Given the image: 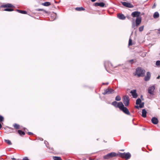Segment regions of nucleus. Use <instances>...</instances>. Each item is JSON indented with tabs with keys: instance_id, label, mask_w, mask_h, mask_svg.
<instances>
[{
	"instance_id": "1",
	"label": "nucleus",
	"mask_w": 160,
	"mask_h": 160,
	"mask_svg": "<svg viewBox=\"0 0 160 160\" xmlns=\"http://www.w3.org/2000/svg\"><path fill=\"white\" fill-rule=\"evenodd\" d=\"M118 107H119V109L121 110L125 114L129 115H131V114L128 110L126 107L124 106L122 103H120Z\"/></svg>"
},
{
	"instance_id": "2",
	"label": "nucleus",
	"mask_w": 160,
	"mask_h": 160,
	"mask_svg": "<svg viewBox=\"0 0 160 160\" xmlns=\"http://www.w3.org/2000/svg\"><path fill=\"white\" fill-rule=\"evenodd\" d=\"M136 75L138 77H143L144 76L145 71L142 69L141 67H138L136 69Z\"/></svg>"
},
{
	"instance_id": "3",
	"label": "nucleus",
	"mask_w": 160,
	"mask_h": 160,
	"mask_svg": "<svg viewBox=\"0 0 160 160\" xmlns=\"http://www.w3.org/2000/svg\"><path fill=\"white\" fill-rule=\"evenodd\" d=\"M118 155V154L115 152H112L105 155L103 158L105 159H108L113 157H115Z\"/></svg>"
},
{
	"instance_id": "4",
	"label": "nucleus",
	"mask_w": 160,
	"mask_h": 160,
	"mask_svg": "<svg viewBox=\"0 0 160 160\" xmlns=\"http://www.w3.org/2000/svg\"><path fill=\"white\" fill-rule=\"evenodd\" d=\"M119 156L123 158H125L126 159L128 160L130 158L131 155L129 152H124L123 153H120Z\"/></svg>"
},
{
	"instance_id": "5",
	"label": "nucleus",
	"mask_w": 160,
	"mask_h": 160,
	"mask_svg": "<svg viewBox=\"0 0 160 160\" xmlns=\"http://www.w3.org/2000/svg\"><path fill=\"white\" fill-rule=\"evenodd\" d=\"M123 102L125 106H128L129 103V99L128 96L126 95L123 97Z\"/></svg>"
},
{
	"instance_id": "6",
	"label": "nucleus",
	"mask_w": 160,
	"mask_h": 160,
	"mask_svg": "<svg viewBox=\"0 0 160 160\" xmlns=\"http://www.w3.org/2000/svg\"><path fill=\"white\" fill-rule=\"evenodd\" d=\"M114 90L111 88H108L104 90V91L102 92V94L103 95L105 94H109L112 93L114 92Z\"/></svg>"
},
{
	"instance_id": "7",
	"label": "nucleus",
	"mask_w": 160,
	"mask_h": 160,
	"mask_svg": "<svg viewBox=\"0 0 160 160\" xmlns=\"http://www.w3.org/2000/svg\"><path fill=\"white\" fill-rule=\"evenodd\" d=\"M155 89V87L153 85L149 87L148 90V93L151 95H153Z\"/></svg>"
},
{
	"instance_id": "8",
	"label": "nucleus",
	"mask_w": 160,
	"mask_h": 160,
	"mask_svg": "<svg viewBox=\"0 0 160 160\" xmlns=\"http://www.w3.org/2000/svg\"><path fill=\"white\" fill-rule=\"evenodd\" d=\"M141 14L140 12L135 11L133 12L131 14V16L133 17H140V15Z\"/></svg>"
},
{
	"instance_id": "9",
	"label": "nucleus",
	"mask_w": 160,
	"mask_h": 160,
	"mask_svg": "<svg viewBox=\"0 0 160 160\" xmlns=\"http://www.w3.org/2000/svg\"><path fill=\"white\" fill-rule=\"evenodd\" d=\"M104 66L106 69V70L107 71V67H112V64L111 62H109V61H106L104 63Z\"/></svg>"
},
{
	"instance_id": "10",
	"label": "nucleus",
	"mask_w": 160,
	"mask_h": 160,
	"mask_svg": "<svg viewBox=\"0 0 160 160\" xmlns=\"http://www.w3.org/2000/svg\"><path fill=\"white\" fill-rule=\"evenodd\" d=\"M122 3L124 6L127 7L132 8L133 7L132 5L129 3H128L126 2H122Z\"/></svg>"
},
{
	"instance_id": "11",
	"label": "nucleus",
	"mask_w": 160,
	"mask_h": 160,
	"mask_svg": "<svg viewBox=\"0 0 160 160\" xmlns=\"http://www.w3.org/2000/svg\"><path fill=\"white\" fill-rule=\"evenodd\" d=\"M130 93L132 94V97L134 98H136L138 97V94L136 92V90H133L130 91Z\"/></svg>"
},
{
	"instance_id": "12",
	"label": "nucleus",
	"mask_w": 160,
	"mask_h": 160,
	"mask_svg": "<svg viewBox=\"0 0 160 160\" xmlns=\"http://www.w3.org/2000/svg\"><path fill=\"white\" fill-rule=\"evenodd\" d=\"M120 103H122V102H117L116 101H114L113 102H112V105L113 106H114L115 107H116V108H119V107H118V106H119V104Z\"/></svg>"
},
{
	"instance_id": "13",
	"label": "nucleus",
	"mask_w": 160,
	"mask_h": 160,
	"mask_svg": "<svg viewBox=\"0 0 160 160\" xmlns=\"http://www.w3.org/2000/svg\"><path fill=\"white\" fill-rule=\"evenodd\" d=\"M141 17H138L136 20V24L137 26H138L141 23Z\"/></svg>"
},
{
	"instance_id": "14",
	"label": "nucleus",
	"mask_w": 160,
	"mask_h": 160,
	"mask_svg": "<svg viewBox=\"0 0 160 160\" xmlns=\"http://www.w3.org/2000/svg\"><path fill=\"white\" fill-rule=\"evenodd\" d=\"M151 121L152 123L154 124H156L158 123V118L156 117H153Z\"/></svg>"
},
{
	"instance_id": "15",
	"label": "nucleus",
	"mask_w": 160,
	"mask_h": 160,
	"mask_svg": "<svg viewBox=\"0 0 160 160\" xmlns=\"http://www.w3.org/2000/svg\"><path fill=\"white\" fill-rule=\"evenodd\" d=\"M151 74L149 72H148L147 73L146 76L145 77L144 80L145 81H148L150 78Z\"/></svg>"
},
{
	"instance_id": "16",
	"label": "nucleus",
	"mask_w": 160,
	"mask_h": 160,
	"mask_svg": "<svg viewBox=\"0 0 160 160\" xmlns=\"http://www.w3.org/2000/svg\"><path fill=\"white\" fill-rule=\"evenodd\" d=\"M96 6H99L101 7H103L105 5V4L102 2H96L95 3Z\"/></svg>"
},
{
	"instance_id": "17",
	"label": "nucleus",
	"mask_w": 160,
	"mask_h": 160,
	"mask_svg": "<svg viewBox=\"0 0 160 160\" xmlns=\"http://www.w3.org/2000/svg\"><path fill=\"white\" fill-rule=\"evenodd\" d=\"M147 113V111L145 109L142 110V116L143 118H146V114Z\"/></svg>"
},
{
	"instance_id": "18",
	"label": "nucleus",
	"mask_w": 160,
	"mask_h": 160,
	"mask_svg": "<svg viewBox=\"0 0 160 160\" xmlns=\"http://www.w3.org/2000/svg\"><path fill=\"white\" fill-rule=\"evenodd\" d=\"M118 18L120 19L124 20L126 18V17L123 14H119L118 15Z\"/></svg>"
},
{
	"instance_id": "19",
	"label": "nucleus",
	"mask_w": 160,
	"mask_h": 160,
	"mask_svg": "<svg viewBox=\"0 0 160 160\" xmlns=\"http://www.w3.org/2000/svg\"><path fill=\"white\" fill-rule=\"evenodd\" d=\"M2 7L4 8H12L14 7V6L8 3L2 5Z\"/></svg>"
},
{
	"instance_id": "20",
	"label": "nucleus",
	"mask_w": 160,
	"mask_h": 160,
	"mask_svg": "<svg viewBox=\"0 0 160 160\" xmlns=\"http://www.w3.org/2000/svg\"><path fill=\"white\" fill-rule=\"evenodd\" d=\"M159 17V14L158 12H156L153 15V17L154 18H157Z\"/></svg>"
},
{
	"instance_id": "21",
	"label": "nucleus",
	"mask_w": 160,
	"mask_h": 160,
	"mask_svg": "<svg viewBox=\"0 0 160 160\" xmlns=\"http://www.w3.org/2000/svg\"><path fill=\"white\" fill-rule=\"evenodd\" d=\"M51 17L52 18L53 20L57 18L56 13H53L51 14Z\"/></svg>"
},
{
	"instance_id": "22",
	"label": "nucleus",
	"mask_w": 160,
	"mask_h": 160,
	"mask_svg": "<svg viewBox=\"0 0 160 160\" xmlns=\"http://www.w3.org/2000/svg\"><path fill=\"white\" fill-rule=\"evenodd\" d=\"M75 9L78 11H81L84 10L85 9L82 7H78L76 8Z\"/></svg>"
},
{
	"instance_id": "23",
	"label": "nucleus",
	"mask_w": 160,
	"mask_h": 160,
	"mask_svg": "<svg viewBox=\"0 0 160 160\" xmlns=\"http://www.w3.org/2000/svg\"><path fill=\"white\" fill-rule=\"evenodd\" d=\"M53 158L54 160H62L61 157L57 156H53Z\"/></svg>"
},
{
	"instance_id": "24",
	"label": "nucleus",
	"mask_w": 160,
	"mask_h": 160,
	"mask_svg": "<svg viewBox=\"0 0 160 160\" xmlns=\"http://www.w3.org/2000/svg\"><path fill=\"white\" fill-rule=\"evenodd\" d=\"M16 11H17L18 12L22 14H26L27 13V12L25 11L20 10L18 9H17Z\"/></svg>"
},
{
	"instance_id": "25",
	"label": "nucleus",
	"mask_w": 160,
	"mask_h": 160,
	"mask_svg": "<svg viewBox=\"0 0 160 160\" xmlns=\"http://www.w3.org/2000/svg\"><path fill=\"white\" fill-rule=\"evenodd\" d=\"M18 134L21 136L22 135H24L25 134V132L21 130H18Z\"/></svg>"
},
{
	"instance_id": "26",
	"label": "nucleus",
	"mask_w": 160,
	"mask_h": 160,
	"mask_svg": "<svg viewBox=\"0 0 160 160\" xmlns=\"http://www.w3.org/2000/svg\"><path fill=\"white\" fill-rule=\"evenodd\" d=\"M141 102V100L140 98H139L136 100V104L137 105L139 104Z\"/></svg>"
},
{
	"instance_id": "27",
	"label": "nucleus",
	"mask_w": 160,
	"mask_h": 160,
	"mask_svg": "<svg viewBox=\"0 0 160 160\" xmlns=\"http://www.w3.org/2000/svg\"><path fill=\"white\" fill-rule=\"evenodd\" d=\"M42 5L44 6H48L50 5V3L48 2H46L44 3H42Z\"/></svg>"
},
{
	"instance_id": "28",
	"label": "nucleus",
	"mask_w": 160,
	"mask_h": 160,
	"mask_svg": "<svg viewBox=\"0 0 160 160\" xmlns=\"http://www.w3.org/2000/svg\"><path fill=\"white\" fill-rule=\"evenodd\" d=\"M4 141L9 145H11L12 144V143L11 141L9 140L5 139Z\"/></svg>"
},
{
	"instance_id": "29",
	"label": "nucleus",
	"mask_w": 160,
	"mask_h": 160,
	"mask_svg": "<svg viewBox=\"0 0 160 160\" xmlns=\"http://www.w3.org/2000/svg\"><path fill=\"white\" fill-rule=\"evenodd\" d=\"M14 127L16 129L19 128V125L16 123H15L13 125Z\"/></svg>"
},
{
	"instance_id": "30",
	"label": "nucleus",
	"mask_w": 160,
	"mask_h": 160,
	"mask_svg": "<svg viewBox=\"0 0 160 160\" xmlns=\"http://www.w3.org/2000/svg\"><path fill=\"white\" fill-rule=\"evenodd\" d=\"M121 99L120 97L118 96H117L115 98V100L117 101H120Z\"/></svg>"
},
{
	"instance_id": "31",
	"label": "nucleus",
	"mask_w": 160,
	"mask_h": 160,
	"mask_svg": "<svg viewBox=\"0 0 160 160\" xmlns=\"http://www.w3.org/2000/svg\"><path fill=\"white\" fill-rule=\"evenodd\" d=\"M144 102H142L141 103L139 104V107L140 108H142L144 107Z\"/></svg>"
},
{
	"instance_id": "32",
	"label": "nucleus",
	"mask_w": 160,
	"mask_h": 160,
	"mask_svg": "<svg viewBox=\"0 0 160 160\" xmlns=\"http://www.w3.org/2000/svg\"><path fill=\"white\" fill-rule=\"evenodd\" d=\"M156 65L157 66H160V60H158L156 61Z\"/></svg>"
},
{
	"instance_id": "33",
	"label": "nucleus",
	"mask_w": 160,
	"mask_h": 160,
	"mask_svg": "<svg viewBox=\"0 0 160 160\" xmlns=\"http://www.w3.org/2000/svg\"><path fill=\"white\" fill-rule=\"evenodd\" d=\"M4 11H13V9L11 8H6L4 9Z\"/></svg>"
},
{
	"instance_id": "34",
	"label": "nucleus",
	"mask_w": 160,
	"mask_h": 160,
	"mask_svg": "<svg viewBox=\"0 0 160 160\" xmlns=\"http://www.w3.org/2000/svg\"><path fill=\"white\" fill-rule=\"evenodd\" d=\"M132 45V40L131 39H129V43H128V45L129 46H131Z\"/></svg>"
},
{
	"instance_id": "35",
	"label": "nucleus",
	"mask_w": 160,
	"mask_h": 160,
	"mask_svg": "<svg viewBox=\"0 0 160 160\" xmlns=\"http://www.w3.org/2000/svg\"><path fill=\"white\" fill-rule=\"evenodd\" d=\"M3 118L2 116L0 115V122H2L3 120Z\"/></svg>"
},
{
	"instance_id": "36",
	"label": "nucleus",
	"mask_w": 160,
	"mask_h": 160,
	"mask_svg": "<svg viewBox=\"0 0 160 160\" xmlns=\"http://www.w3.org/2000/svg\"><path fill=\"white\" fill-rule=\"evenodd\" d=\"M144 28V26H142L139 28V30H143Z\"/></svg>"
},
{
	"instance_id": "37",
	"label": "nucleus",
	"mask_w": 160,
	"mask_h": 160,
	"mask_svg": "<svg viewBox=\"0 0 160 160\" xmlns=\"http://www.w3.org/2000/svg\"><path fill=\"white\" fill-rule=\"evenodd\" d=\"M134 60L133 59H131V60H128V62L130 63H133V61Z\"/></svg>"
},
{
	"instance_id": "38",
	"label": "nucleus",
	"mask_w": 160,
	"mask_h": 160,
	"mask_svg": "<svg viewBox=\"0 0 160 160\" xmlns=\"http://www.w3.org/2000/svg\"><path fill=\"white\" fill-rule=\"evenodd\" d=\"M22 160H29V159L27 157H25L23 158Z\"/></svg>"
},
{
	"instance_id": "39",
	"label": "nucleus",
	"mask_w": 160,
	"mask_h": 160,
	"mask_svg": "<svg viewBox=\"0 0 160 160\" xmlns=\"http://www.w3.org/2000/svg\"><path fill=\"white\" fill-rule=\"evenodd\" d=\"M28 134L29 135H31L33 134L32 133L30 132H28Z\"/></svg>"
},
{
	"instance_id": "40",
	"label": "nucleus",
	"mask_w": 160,
	"mask_h": 160,
	"mask_svg": "<svg viewBox=\"0 0 160 160\" xmlns=\"http://www.w3.org/2000/svg\"><path fill=\"white\" fill-rule=\"evenodd\" d=\"M135 108H139V106H135Z\"/></svg>"
},
{
	"instance_id": "41",
	"label": "nucleus",
	"mask_w": 160,
	"mask_h": 160,
	"mask_svg": "<svg viewBox=\"0 0 160 160\" xmlns=\"http://www.w3.org/2000/svg\"><path fill=\"white\" fill-rule=\"evenodd\" d=\"M108 82H107L106 83H103V84H104V85H108Z\"/></svg>"
},
{
	"instance_id": "42",
	"label": "nucleus",
	"mask_w": 160,
	"mask_h": 160,
	"mask_svg": "<svg viewBox=\"0 0 160 160\" xmlns=\"http://www.w3.org/2000/svg\"><path fill=\"white\" fill-rule=\"evenodd\" d=\"M11 159H12V160H16V158H11Z\"/></svg>"
},
{
	"instance_id": "43",
	"label": "nucleus",
	"mask_w": 160,
	"mask_h": 160,
	"mask_svg": "<svg viewBox=\"0 0 160 160\" xmlns=\"http://www.w3.org/2000/svg\"><path fill=\"white\" fill-rule=\"evenodd\" d=\"M40 10H41V11L43 10V9H38V11H39Z\"/></svg>"
},
{
	"instance_id": "44",
	"label": "nucleus",
	"mask_w": 160,
	"mask_h": 160,
	"mask_svg": "<svg viewBox=\"0 0 160 160\" xmlns=\"http://www.w3.org/2000/svg\"><path fill=\"white\" fill-rule=\"evenodd\" d=\"M96 0H91V1L93 2H95Z\"/></svg>"
},
{
	"instance_id": "45",
	"label": "nucleus",
	"mask_w": 160,
	"mask_h": 160,
	"mask_svg": "<svg viewBox=\"0 0 160 160\" xmlns=\"http://www.w3.org/2000/svg\"><path fill=\"white\" fill-rule=\"evenodd\" d=\"M2 127V126L1 123H0V129Z\"/></svg>"
},
{
	"instance_id": "46",
	"label": "nucleus",
	"mask_w": 160,
	"mask_h": 160,
	"mask_svg": "<svg viewBox=\"0 0 160 160\" xmlns=\"http://www.w3.org/2000/svg\"><path fill=\"white\" fill-rule=\"evenodd\" d=\"M40 140L41 141L43 140V139L42 138H40Z\"/></svg>"
},
{
	"instance_id": "47",
	"label": "nucleus",
	"mask_w": 160,
	"mask_h": 160,
	"mask_svg": "<svg viewBox=\"0 0 160 160\" xmlns=\"http://www.w3.org/2000/svg\"><path fill=\"white\" fill-rule=\"evenodd\" d=\"M157 78V79H159V76Z\"/></svg>"
},
{
	"instance_id": "48",
	"label": "nucleus",
	"mask_w": 160,
	"mask_h": 160,
	"mask_svg": "<svg viewBox=\"0 0 160 160\" xmlns=\"http://www.w3.org/2000/svg\"><path fill=\"white\" fill-rule=\"evenodd\" d=\"M46 142H47L46 141H45L44 143L46 145ZM47 146V145H46Z\"/></svg>"
},
{
	"instance_id": "49",
	"label": "nucleus",
	"mask_w": 160,
	"mask_h": 160,
	"mask_svg": "<svg viewBox=\"0 0 160 160\" xmlns=\"http://www.w3.org/2000/svg\"><path fill=\"white\" fill-rule=\"evenodd\" d=\"M142 95H141V98H142Z\"/></svg>"
},
{
	"instance_id": "50",
	"label": "nucleus",
	"mask_w": 160,
	"mask_h": 160,
	"mask_svg": "<svg viewBox=\"0 0 160 160\" xmlns=\"http://www.w3.org/2000/svg\"><path fill=\"white\" fill-rule=\"evenodd\" d=\"M158 30H160V29H158Z\"/></svg>"
},
{
	"instance_id": "51",
	"label": "nucleus",
	"mask_w": 160,
	"mask_h": 160,
	"mask_svg": "<svg viewBox=\"0 0 160 160\" xmlns=\"http://www.w3.org/2000/svg\"><path fill=\"white\" fill-rule=\"evenodd\" d=\"M159 55H160V53L159 54Z\"/></svg>"
},
{
	"instance_id": "52",
	"label": "nucleus",
	"mask_w": 160,
	"mask_h": 160,
	"mask_svg": "<svg viewBox=\"0 0 160 160\" xmlns=\"http://www.w3.org/2000/svg\"><path fill=\"white\" fill-rule=\"evenodd\" d=\"M43 11H45V10H43Z\"/></svg>"
}]
</instances>
